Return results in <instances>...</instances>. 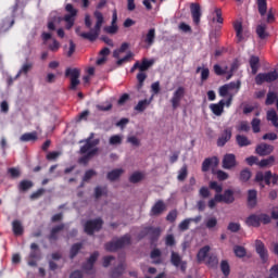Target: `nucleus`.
I'll return each instance as SVG.
<instances>
[{"label": "nucleus", "instance_id": "obj_1", "mask_svg": "<svg viewBox=\"0 0 278 278\" xmlns=\"http://www.w3.org/2000/svg\"><path fill=\"white\" fill-rule=\"evenodd\" d=\"M153 64H155L154 60L143 58L141 62L137 61L130 68V73L139 71V73L137 74V90H142V86H144V81L147 80V73L144 72L149 71L150 67L153 66Z\"/></svg>", "mask_w": 278, "mask_h": 278}, {"label": "nucleus", "instance_id": "obj_2", "mask_svg": "<svg viewBox=\"0 0 278 278\" xmlns=\"http://www.w3.org/2000/svg\"><path fill=\"white\" fill-rule=\"evenodd\" d=\"M93 16L97 20L94 27L91 28L89 33L80 34V38H84V40H89V42H94V40L99 38L101 27H103V13H101V11H94Z\"/></svg>", "mask_w": 278, "mask_h": 278}, {"label": "nucleus", "instance_id": "obj_3", "mask_svg": "<svg viewBox=\"0 0 278 278\" xmlns=\"http://www.w3.org/2000/svg\"><path fill=\"white\" fill-rule=\"evenodd\" d=\"M129 244H131V235L126 233L114 241L105 243L104 247L106 251L114 253L121 249H125V247H129Z\"/></svg>", "mask_w": 278, "mask_h": 278}, {"label": "nucleus", "instance_id": "obj_4", "mask_svg": "<svg viewBox=\"0 0 278 278\" xmlns=\"http://www.w3.org/2000/svg\"><path fill=\"white\" fill-rule=\"evenodd\" d=\"M65 12H67V14H65L62 18V21L65 23V29H73L75 25V18H77V9H75L73 4L67 3L65 5Z\"/></svg>", "mask_w": 278, "mask_h": 278}, {"label": "nucleus", "instance_id": "obj_5", "mask_svg": "<svg viewBox=\"0 0 278 278\" xmlns=\"http://www.w3.org/2000/svg\"><path fill=\"white\" fill-rule=\"evenodd\" d=\"M278 79V71L274 70L267 73H258L255 76L256 86H263V84H273V81H277Z\"/></svg>", "mask_w": 278, "mask_h": 278}, {"label": "nucleus", "instance_id": "obj_6", "mask_svg": "<svg viewBox=\"0 0 278 278\" xmlns=\"http://www.w3.org/2000/svg\"><path fill=\"white\" fill-rule=\"evenodd\" d=\"M162 235V229L160 227H153L149 226L146 227L140 233L139 239L142 240V238H147V236H150V242L151 244H155L157 240H160V236Z\"/></svg>", "mask_w": 278, "mask_h": 278}, {"label": "nucleus", "instance_id": "obj_7", "mask_svg": "<svg viewBox=\"0 0 278 278\" xmlns=\"http://www.w3.org/2000/svg\"><path fill=\"white\" fill-rule=\"evenodd\" d=\"M81 75V71H79V68H71L67 67L65 70V77H70V90H77V86H79V84H81V81L79 80V77Z\"/></svg>", "mask_w": 278, "mask_h": 278}, {"label": "nucleus", "instance_id": "obj_8", "mask_svg": "<svg viewBox=\"0 0 278 278\" xmlns=\"http://www.w3.org/2000/svg\"><path fill=\"white\" fill-rule=\"evenodd\" d=\"M270 180L274 186L278 184V175L273 174V172L267 170L265 173L257 172L255 175V181L260 184L261 181H265L266 186H270Z\"/></svg>", "mask_w": 278, "mask_h": 278}, {"label": "nucleus", "instance_id": "obj_9", "mask_svg": "<svg viewBox=\"0 0 278 278\" xmlns=\"http://www.w3.org/2000/svg\"><path fill=\"white\" fill-rule=\"evenodd\" d=\"M103 228V219L98 217L96 219H89L85 224V232L88 236H94V231H101Z\"/></svg>", "mask_w": 278, "mask_h": 278}, {"label": "nucleus", "instance_id": "obj_10", "mask_svg": "<svg viewBox=\"0 0 278 278\" xmlns=\"http://www.w3.org/2000/svg\"><path fill=\"white\" fill-rule=\"evenodd\" d=\"M41 257L40 247L37 243L30 244V252L28 255V266H38V260Z\"/></svg>", "mask_w": 278, "mask_h": 278}, {"label": "nucleus", "instance_id": "obj_11", "mask_svg": "<svg viewBox=\"0 0 278 278\" xmlns=\"http://www.w3.org/2000/svg\"><path fill=\"white\" fill-rule=\"evenodd\" d=\"M94 138V132H91L90 136L85 140V144L80 148L79 153L80 155H86L90 153L97 144H99L100 140L99 139H93Z\"/></svg>", "mask_w": 278, "mask_h": 278}, {"label": "nucleus", "instance_id": "obj_12", "mask_svg": "<svg viewBox=\"0 0 278 278\" xmlns=\"http://www.w3.org/2000/svg\"><path fill=\"white\" fill-rule=\"evenodd\" d=\"M184 97H186V88L185 87H178L174 91L173 97L170 99L173 110H177V108H179V105L181 103V99H184Z\"/></svg>", "mask_w": 278, "mask_h": 278}, {"label": "nucleus", "instance_id": "obj_13", "mask_svg": "<svg viewBox=\"0 0 278 278\" xmlns=\"http://www.w3.org/2000/svg\"><path fill=\"white\" fill-rule=\"evenodd\" d=\"M215 201H217V203H226V205H231V203L236 201V198L233 197V190L226 189L224 194H215Z\"/></svg>", "mask_w": 278, "mask_h": 278}, {"label": "nucleus", "instance_id": "obj_14", "mask_svg": "<svg viewBox=\"0 0 278 278\" xmlns=\"http://www.w3.org/2000/svg\"><path fill=\"white\" fill-rule=\"evenodd\" d=\"M222 166L223 168H225V170H231V168H236L238 166L236 154L233 153L225 154L222 161Z\"/></svg>", "mask_w": 278, "mask_h": 278}, {"label": "nucleus", "instance_id": "obj_15", "mask_svg": "<svg viewBox=\"0 0 278 278\" xmlns=\"http://www.w3.org/2000/svg\"><path fill=\"white\" fill-rule=\"evenodd\" d=\"M255 251L260 256L262 264H266V262H268V249H266V245L262 240L255 241Z\"/></svg>", "mask_w": 278, "mask_h": 278}, {"label": "nucleus", "instance_id": "obj_16", "mask_svg": "<svg viewBox=\"0 0 278 278\" xmlns=\"http://www.w3.org/2000/svg\"><path fill=\"white\" fill-rule=\"evenodd\" d=\"M275 151V147L268 143H260L256 146L255 153L261 157H265L266 155H270Z\"/></svg>", "mask_w": 278, "mask_h": 278}, {"label": "nucleus", "instance_id": "obj_17", "mask_svg": "<svg viewBox=\"0 0 278 278\" xmlns=\"http://www.w3.org/2000/svg\"><path fill=\"white\" fill-rule=\"evenodd\" d=\"M164 212H166V203H164L163 200H159L151 207L150 216H160L161 214H164Z\"/></svg>", "mask_w": 278, "mask_h": 278}, {"label": "nucleus", "instance_id": "obj_18", "mask_svg": "<svg viewBox=\"0 0 278 278\" xmlns=\"http://www.w3.org/2000/svg\"><path fill=\"white\" fill-rule=\"evenodd\" d=\"M231 128H226L217 139V147H225L231 140Z\"/></svg>", "mask_w": 278, "mask_h": 278}, {"label": "nucleus", "instance_id": "obj_19", "mask_svg": "<svg viewBox=\"0 0 278 278\" xmlns=\"http://www.w3.org/2000/svg\"><path fill=\"white\" fill-rule=\"evenodd\" d=\"M191 16L195 25L201 23V5L199 3H191Z\"/></svg>", "mask_w": 278, "mask_h": 278}, {"label": "nucleus", "instance_id": "obj_20", "mask_svg": "<svg viewBox=\"0 0 278 278\" xmlns=\"http://www.w3.org/2000/svg\"><path fill=\"white\" fill-rule=\"evenodd\" d=\"M210 110L215 114V116H222L223 112H225V100L210 104Z\"/></svg>", "mask_w": 278, "mask_h": 278}, {"label": "nucleus", "instance_id": "obj_21", "mask_svg": "<svg viewBox=\"0 0 278 278\" xmlns=\"http://www.w3.org/2000/svg\"><path fill=\"white\" fill-rule=\"evenodd\" d=\"M12 231L14 236H23V233H25V228L23 227V223L18 219H14L12 222Z\"/></svg>", "mask_w": 278, "mask_h": 278}, {"label": "nucleus", "instance_id": "obj_22", "mask_svg": "<svg viewBox=\"0 0 278 278\" xmlns=\"http://www.w3.org/2000/svg\"><path fill=\"white\" fill-rule=\"evenodd\" d=\"M212 164H214V166H218V159L216 156L207 157L203 161L202 173H207V170H210V166H212Z\"/></svg>", "mask_w": 278, "mask_h": 278}, {"label": "nucleus", "instance_id": "obj_23", "mask_svg": "<svg viewBox=\"0 0 278 278\" xmlns=\"http://www.w3.org/2000/svg\"><path fill=\"white\" fill-rule=\"evenodd\" d=\"M143 42L147 45V47H153V43L155 42V28H150L148 30L143 37Z\"/></svg>", "mask_w": 278, "mask_h": 278}, {"label": "nucleus", "instance_id": "obj_24", "mask_svg": "<svg viewBox=\"0 0 278 278\" xmlns=\"http://www.w3.org/2000/svg\"><path fill=\"white\" fill-rule=\"evenodd\" d=\"M63 229H64V224H60V225L53 227L50 231V235L48 236V240L50 242L58 241V233H60V231H63Z\"/></svg>", "mask_w": 278, "mask_h": 278}, {"label": "nucleus", "instance_id": "obj_25", "mask_svg": "<svg viewBox=\"0 0 278 278\" xmlns=\"http://www.w3.org/2000/svg\"><path fill=\"white\" fill-rule=\"evenodd\" d=\"M233 29L236 31L238 42H242V40H244V36L242 35V31H243L242 21L237 20L233 23Z\"/></svg>", "mask_w": 278, "mask_h": 278}, {"label": "nucleus", "instance_id": "obj_26", "mask_svg": "<svg viewBox=\"0 0 278 278\" xmlns=\"http://www.w3.org/2000/svg\"><path fill=\"white\" fill-rule=\"evenodd\" d=\"M257 205V191L255 189L248 191V206L253 208Z\"/></svg>", "mask_w": 278, "mask_h": 278}, {"label": "nucleus", "instance_id": "obj_27", "mask_svg": "<svg viewBox=\"0 0 278 278\" xmlns=\"http://www.w3.org/2000/svg\"><path fill=\"white\" fill-rule=\"evenodd\" d=\"M245 225H248V227H260V225H262L260 222V215L251 214L248 216L245 219Z\"/></svg>", "mask_w": 278, "mask_h": 278}, {"label": "nucleus", "instance_id": "obj_28", "mask_svg": "<svg viewBox=\"0 0 278 278\" xmlns=\"http://www.w3.org/2000/svg\"><path fill=\"white\" fill-rule=\"evenodd\" d=\"M125 170L123 168H115L108 173L106 178L109 181H116L117 179H121V175H123Z\"/></svg>", "mask_w": 278, "mask_h": 278}, {"label": "nucleus", "instance_id": "obj_29", "mask_svg": "<svg viewBox=\"0 0 278 278\" xmlns=\"http://www.w3.org/2000/svg\"><path fill=\"white\" fill-rule=\"evenodd\" d=\"M21 142H36L38 140V132H25L20 137Z\"/></svg>", "mask_w": 278, "mask_h": 278}, {"label": "nucleus", "instance_id": "obj_30", "mask_svg": "<svg viewBox=\"0 0 278 278\" xmlns=\"http://www.w3.org/2000/svg\"><path fill=\"white\" fill-rule=\"evenodd\" d=\"M34 68V63L31 62H26L22 65L17 74L15 75V79H18L21 75H28L29 71Z\"/></svg>", "mask_w": 278, "mask_h": 278}, {"label": "nucleus", "instance_id": "obj_31", "mask_svg": "<svg viewBox=\"0 0 278 278\" xmlns=\"http://www.w3.org/2000/svg\"><path fill=\"white\" fill-rule=\"evenodd\" d=\"M249 62L252 75H257V71H260V56L252 55Z\"/></svg>", "mask_w": 278, "mask_h": 278}, {"label": "nucleus", "instance_id": "obj_32", "mask_svg": "<svg viewBox=\"0 0 278 278\" xmlns=\"http://www.w3.org/2000/svg\"><path fill=\"white\" fill-rule=\"evenodd\" d=\"M211 251L210 245H204L203 248H201L197 254V260L199 262V264H201V262H203L206 257H208L210 255H207Z\"/></svg>", "mask_w": 278, "mask_h": 278}, {"label": "nucleus", "instance_id": "obj_33", "mask_svg": "<svg viewBox=\"0 0 278 278\" xmlns=\"http://www.w3.org/2000/svg\"><path fill=\"white\" fill-rule=\"evenodd\" d=\"M99 153V148H94L92 151H90L89 153L85 154L84 156H81L78 162L79 164H88L90 162L91 157H94V155Z\"/></svg>", "mask_w": 278, "mask_h": 278}, {"label": "nucleus", "instance_id": "obj_34", "mask_svg": "<svg viewBox=\"0 0 278 278\" xmlns=\"http://www.w3.org/2000/svg\"><path fill=\"white\" fill-rule=\"evenodd\" d=\"M236 142L239 147H251L252 142L249 140V138L244 135H237L236 136Z\"/></svg>", "mask_w": 278, "mask_h": 278}, {"label": "nucleus", "instance_id": "obj_35", "mask_svg": "<svg viewBox=\"0 0 278 278\" xmlns=\"http://www.w3.org/2000/svg\"><path fill=\"white\" fill-rule=\"evenodd\" d=\"M256 34L261 40H266V38H268V33L266 31V24L257 25Z\"/></svg>", "mask_w": 278, "mask_h": 278}, {"label": "nucleus", "instance_id": "obj_36", "mask_svg": "<svg viewBox=\"0 0 278 278\" xmlns=\"http://www.w3.org/2000/svg\"><path fill=\"white\" fill-rule=\"evenodd\" d=\"M84 248L83 243H74L70 250V258L75 260L77 257L79 250Z\"/></svg>", "mask_w": 278, "mask_h": 278}, {"label": "nucleus", "instance_id": "obj_37", "mask_svg": "<svg viewBox=\"0 0 278 278\" xmlns=\"http://www.w3.org/2000/svg\"><path fill=\"white\" fill-rule=\"evenodd\" d=\"M205 264L208 268H216L218 266V256L214 254L208 255Z\"/></svg>", "mask_w": 278, "mask_h": 278}, {"label": "nucleus", "instance_id": "obj_38", "mask_svg": "<svg viewBox=\"0 0 278 278\" xmlns=\"http://www.w3.org/2000/svg\"><path fill=\"white\" fill-rule=\"evenodd\" d=\"M256 3L258 8V14H261V16H265L266 12L268 11V3L266 0H256Z\"/></svg>", "mask_w": 278, "mask_h": 278}, {"label": "nucleus", "instance_id": "obj_39", "mask_svg": "<svg viewBox=\"0 0 278 278\" xmlns=\"http://www.w3.org/2000/svg\"><path fill=\"white\" fill-rule=\"evenodd\" d=\"M267 121H270V123L274 125V127L278 128L277 111H275V110L267 111Z\"/></svg>", "mask_w": 278, "mask_h": 278}, {"label": "nucleus", "instance_id": "obj_40", "mask_svg": "<svg viewBox=\"0 0 278 278\" xmlns=\"http://www.w3.org/2000/svg\"><path fill=\"white\" fill-rule=\"evenodd\" d=\"M150 257L151 260H155L153 261V264H162V251H160V249L152 250L150 253Z\"/></svg>", "mask_w": 278, "mask_h": 278}, {"label": "nucleus", "instance_id": "obj_41", "mask_svg": "<svg viewBox=\"0 0 278 278\" xmlns=\"http://www.w3.org/2000/svg\"><path fill=\"white\" fill-rule=\"evenodd\" d=\"M238 68H240V61H238V59H236V60H233V62L230 65V70L228 72L226 79L227 80L231 79V77H233V73H236V71H238Z\"/></svg>", "mask_w": 278, "mask_h": 278}, {"label": "nucleus", "instance_id": "obj_42", "mask_svg": "<svg viewBox=\"0 0 278 278\" xmlns=\"http://www.w3.org/2000/svg\"><path fill=\"white\" fill-rule=\"evenodd\" d=\"M34 188V182L31 180H22L18 185V190L21 192H27V190Z\"/></svg>", "mask_w": 278, "mask_h": 278}, {"label": "nucleus", "instance_id": "obj_43", "mask_svg": "<svg viewBox=\"0 0 278 278\" xmlns=\"http://www.w3.org/2000/svg\"><path fill=\"white\" fill-rule=\"evenodd\" d=\"M149 105H151V101H149L148 99L140 100L138 104L135 106V110L136 112H144V110H147Z\"/></svg>", "mask_w": 278, "mask_h": 278}, {"label": "nucleus", "instance_id": "obj_44", "mask_svg": "<svg viewBox=\"0 0 278 278\" xmlns=\"http://www.w3.org/2000/svg\"><path fill=\"white\" fill-rule=\"evenodd\" d=\"M195 73H201V81H202V84L204 81H207V79H210V68H207V67H204V68L197 67Z\"/></svg>", "mask_w": 278, "mask_h": 278}, {"label": "nucleus", "instance_id": "obj_45", "mask_svg": "<svg viewBox=\"0 0 278 278\" xmlns=\"http://www.w3.org/2000/svg\"><path fill=\"white\" fill-rule=\"evenodd\" d=\"M182 262L184 261H181V256L179 255V253L173 251L170 255V263L173 264V266H176V268H179V265Z\"/></svg>", "mask_w": 278, "mask_h": 278}, {"label": "nucleus", "instance_id": "obj_46", "mask_svg": "<svg viewBox=\"0 0 278 278\" xmlns=\"http://www.w3.org/2000/svg\"><path fill=\"white\" fill-rule=\"evenodd\" d=\"M124 273H125V265H124V264H119L117 267H115V268L112 270L111 277H112V278H118V277H121Z\"/></svg>", "mask_w": 278, "mask_h": 278}, {"label": "nucleus", "instance_id": "obj_47", "mask_svg": "<svg viewBox=\"0 0 278 278\" xmlns=\"http://www.w3.org/2000/svg\"><path fill=\"white\" fill-rule=\"evenodd\" d=\"M273 164H275V156L273 155L258 162V166L261 168H266V166H273Z\"/></svg>", "mask_w": 278, "mask_h": 278}, {"label": "nucleus", "instance_id": "obj_48", "mask_svg": "<svg viewBox=\"0 0 278 278\" xmlns=\"http://www.w3.org/2000/svg\"><path fill=\"white\" fill-rule=\"evenodd\" d=\"M220 270H222L224 277H229V275L231 273V267L229 266V262L222 261V263H220Z\"/></svg>", "mask_w": 278, "mask_h": 278}, {"label": "nucleus", "instance_id": "obj_49", "mask_svg": "<svg viewBox=\"0 0 278 278\" xmlns=\"http://www.w3.org/2000/svg\"><path fill=\"white\" fill-rule=\"evenodd\" d=\"M187 177H188V165H184L178 172L177 179L178 181H186Z\"/></svg>", "mask_w": 278, "mask_h": 278}, {"label": "nucleus", "instance_id": "obj_50", "mask_svg": "<svg viewBox=\"0 0 278 278\" xmlns=\"http://www.w3.org/2000/svg\"><path fill=\"white\" fill-rule=\"evenodd\" d=\"M233 253L237 257H247V249L242 245H235Z\"/></svg>", "mask_w": 278, "mask_h": 278}, {"label": "nucleus", "instance_id": "obj_51", "mask_svg": "<svg viewBox=\"0 0 278 278\" xmlns=\"http://www.w3.org/2000/svg\"><path fill=\"white\" fill-rule=\"evenodd\" d=\"M277 101V92L268 91L267 98L265 100V105H273Z\"/></svg>", "mask_w": 278, "mask_h": 278}, {"label": "nucleus", "instance_id": "obj_52", "mask_svg": "<svg viewBox=\"0 0 278 278\" xmlns=\"http://www.w3.org/2000/svg\"><path fill=\"white\" fill-rule=\"evenodd\" d=\"M142 173L140 172H135L132 175L129 177L130 184H139V181H142Z\"/></svg>", "mask_w": 278, "mask_h": 278}, {"label": "nucleus", "instance_id": "obj_53", "mask_svg": "<svg viewBox=\"0 0 278 278\" xmlns=\"http://www.w3.org/2000/svg\"><path fill=\"white\" fill-rule=\"evenodd\" d=\"M239 179H240V181H243L244 184H245V181H249V179H251V170L242 169L240 172Z\"/></svg>", "mask_w": 278, "mask_h": 278}, {"label": "nucleus", "instance_id": "obj_54", "mask_svg": "<svg viewBox=\"0 0 278 278\" xmlns=\"http://www.w3.org/2000/svg\"><path fill=\"white\" fill-rule=\"evenodd\" d=\"M251 125H252L253 132L260 134L261 131L260 125H262V121L260 118H253Z\"/></svg>", "mask_w": 278, "mask_h": 278}, {"label": "nucleus", "instance_id": "obj_55", "mask_svg": "<svg viewBox=\"0 0 278 278\" xmlns=\"http://www.w3.org/2000/svg\"><path fill=\"white\" fill-rule=\"evenodd\" d=\"M213 68H214L215 75H218V76L229 75V72H227V67L223 70V67L219 64H215Z\"/></svg>", "mask_w": 278, "mask_h": 278}, {"label": "nucleus", "instance_id": "obj_56", "mask_svg": "<svg viewBox=\"0 0 278 278\" xmlns=\"http://www.w3.org/2000/svg\"><path fill=\"white\" fill-rule=\"evenodd\" d=\"M126 142H128V144H131V147H140V139H138V137L136 136L127 137Z\"/></svg>", "mask_w": 278, "mask_h": 278}, {"label": "nucleus", "instance_id": "obj_57", "mask_svg": "<svg viewBox=\"0 0 278 278\" xmlns=\"http://www.w3.org/2000/svg\"><path fill=\"white\" fill-rule=\"evenodd\" d=\"M229 90H240V87L242 86V83L240 80L231 81L229 84H226Z\"/></svg>", "mask_w": 278, "mask_h": 278}, {"label": "nucleus", "instance_id": "obj_58", "mask_svg": "<svg viewBox=\"0 0 278 278\" xmlns=\"http://www.w3.org/2000/svg\"><path fill=\"white\" fill-rule=\"evenodd\" d=\"M216 175H217L218 181H227V179H229V174H227L223 169H218L216 172Z\"/></svg>", "mask_w": 278, "mask_h": 278}, {"label": "nucleus", "instance_id": "obj_59", "mask_svg": "<svg viewBox=\"0 0 278 278\" xmlns=\"http://www.w3.org/2000/svg\"><path fill=\"white\" fill-rule=\"evenodd\" d=\"M178 229L180 231H188V229H190V219L187 218L185 220H182L179 225H178Z\"/></svg>", "mask_w": 278, "mask_h": 278}, {"label": "nucleus", "instance_id": "obj_60", "mask_svg": "<svg viewBox=\"0 0 278 278\" xmlns=\"http://www.w3.org/2000/svg\"><path fill=\"white\" fill-rule=\"evenodd\" d=\"M228 231H231L232 233H238V231H240V224L233 222L229 223Z\"/></svg>", "mask_w": 278, "mask_h": 278}, {"label": "nucleus", "instance_id": "obj_61", "mask_svg": "<svg viewBox=\"0 0 278 278\" xmlns=\"http://www.w3.org/2000/svg\"><path fill=\"white\" fill-rule=\"evenodd\" d=\"M210 188H211V190H215V192H217V194H220V192H223V186L218 185L217 181H211Z\"/></svg>", "mask_w": 278, "mask_h": 278}, {"label": "nucleus", "instance_id": "obj_62", "mask_svg": "<svg viewBox=\"0 0 278 278\" xmlns=\"http://www.w3.org/2000/svg\"><path fill=\"white\" fill-rule=\"evenodd\" d=\"M105 34H116L118 31V25L111 24V26L104 27Z\"/></svg>", "mask_w": 278, "mask_h": 278}, {"label": "nucleus", "instance_id": "obj_63", "mask_svg": "<svg viewBox=\"0 0 278 278\" xmlns=\"http://www.w3.org/2000/svg\"><path fill=\"white\" fill-rule=\"evenodd\" d=\"M199 194L202 199H208L210 197V189L207 187H202L200 190H199Z\"/></svg>", "mask_w": 278, "mask_h": 278}, {"label": "nucleus", "instance_id": "obj_64", "mask_svg": "<svg viewBox=\"0 0 278 278\" xmlns=\"http://www.w3.org/2000/svg\"><path fill=\"white\" fill-rule=\"evenodd\" d=\"M270 276L278 278V264L273 265L269 269Z\"/></svg>", "mask_w": 278, "mask_h": 278}]
</instances>
